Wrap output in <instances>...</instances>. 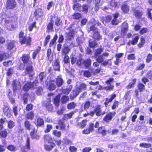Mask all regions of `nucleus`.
<instances>
[{"instance_id":"obj_1","label":"nucleus","mask_w":152,"mask_h":152,"mask_svg":"<svg viewBox=\"0 0 152 152\" xmlns=\"http://www.w3.org/2000/svg\"><path fill=\"white\" fill-rule=\"evenodd\" d=\"M5 16V14L4 12L0 14V20H1L2 23L3 22L4 23V26L8 30L12 31L15 30V27L13 25L12 22L11 20L4 19Z\"/></svg>"},{"instance_id":"obj_2","label":"nucleus","mask_w":152,"mask_h":152,"mask_svg":"<svg viewBox=\"0 0 152 152\" xmlns=\"http://www.w3.org/2000/svg\"><path fill=\"white\" fill-rule=\"evenodd\" d=\"M91 60L90 58L84 60L82 58H80L76 62L77 65L79 66L83 65L86 68H88L90 67L91 64Z\"/></svg>"},{"instance_id":"obj_3","label":"nucleus","mask_w":152,"mask_h":152,"mask_svg":"<svg viewBox=\"0 0 152 152\" xmlns=\"http://www.w3.org/2000/svg\"><path fill=\"white\" fill-rule=\"evenodd\" d=\"M23 33L21 31L19 34V41L21 44L26 43L28 45H30L31 42V38L30 37L24 36L23 37Z\"/></svg>"},{"instance_id":"obj_4","label":"nucleus","mask_w":152,"mask_h":152,"mask_svg":"<svg viewBox=\"0 0 152 152\" xmlns=\"http://www.w3.org/2000/svg\"><path fill=\"white\" fill-rule=\"evenodd\" d=\"M44 139L45 140L48 141V145L45 144V149L48 151H51L55 146V144L52 142V139L48 136H45Z\"/></svg>"},{"instance_id":"obj_5","label":"nucleus","mask_w":152,"mask_h":152,"mask_svg":"<svg viewBox=\"0 0 152 152\" xmlns=\"http://www.w3.org/2000/svg\"><path fill=\"white\" fill-rule=\"evenodd\" d=\"M12 89L14 93H15L17 90L21 88V84L20 81L17 80H14L12 83Z\"/></svg>"},{"instance_id":"obj_6","label":"nucleus","mask_w":152,"mask_h":152,"mask_svg":"<svg viewBox=\"0 0 152 152\" xmlns=\"http://www.w3.org/2000/svg\"><path fill=\"white\" fill-rule=\"evenodd\" d=\"M17 5L15 0H7L6 7L7 9L12 10L15 8Z\"/></svg>"},{"instance_id":"obj_7","label":"nucleus","mask_w":152,"mask_h":152,"mask_svg":"<svg viewBox=\"0 0 152 152\" xmlns=\"http://www.w3.org/2000/svg\"><path fill=\"white\" fill-rule=\"evenodd\" d=\"M74 31L73 29H71L69 32H66L65 34V40L66 41H72L74 39L73 35Z\"/></svg>"},{"instance_id":"obj_8","label":"nucleus","mask_w":152,"mask_h":152,"mask_svg":"<svg viewBox=\"0 0 152 152\" xmlns=\"http://www.w3.org/2000/svg\"><path fill=\"white\" fill-rule=\"evenodd\" d=\"M34 124L37 128L42 127L44 125V120L40 117H37L34 121Z\"/></svg>"},{"instance_id":"obj_9","label":"nucleus","mask_w":152,"mask_h":152,"mask_svg":"<svg viewBox=\"0 0 152 152\" xmlns=\"http://www.w3.org/2000/svg\"><path fill=\"white\" fill-rule=\"evenodd\" d=\"M116 114V112H110L109 113L107 114L103 118L104 121L106 122H108L109 121H110L113 117Z\"/></svg>"},{"instance_id":"obj_10","label":"nucleus","mask_w":152,"mask_h":152,"mask_svg":"<svg viewBox=\"0 0 152 152\" xmlns=\"http://www.w3.org/2000/svg\"><path fill=\"white\" fill-rule=\"evenodd\" d=\"M30 149V139L29 137H28L26 139V145L21 148V150L22 152H25L29 150Z\"/></svg>"},{"instance_id":"obj_11","label":"nucleus","mask_w":152,"mask_h":152,"mask_svg":"<svg viewBox=\"0 0 152 152\" xmlns=\"http://www.w3.org/2000/svg\"><path fill=\"white\" fill-rule=\"evenodd\" d=\"M3 112L4 114L8 117H10L11 116L10 110L9 107L6 105H4L3 108Z\"/></svg>"},{"instance_id":"obj_12","label":"nucleus","mask_w":152,"mask_h":152,"mask_svg":"<svg viewBox=\"0 0 152 152\" xmlns=\"http://www.w3.org/2000/svg\"><path fill=\"white\" fill-rule=\"evenodd\" d=\"M98 45L96 40L94 39H90L88 41V45L90 48H94Z\"/></svg>"},{"instance_id":"obj_13","label":"nucleus","mask_w":152,"mask_h":152,"mask_svg":"<svg viewBox=\"0 0 152 152\" xmlns=\"http://www.w3.org/2000/svg\"><path fill=\"white\" fill-rule=\"evenodd\" d=\"M53 69L56 71L60 70V61L58 59L55 60L53 65Z\"/></svg>"},{"instance_id":"obj_14","label":"nucleus","mask_w":152,"mask_h":152,"mask_svg":"<svg viewBox=\"0 0 152 152\" xmlns=\"http://www.w3.org/2000/svg\"><path fill=\"white\" fill-rule=\"evenodd\" d=\"M30 56L28 55L24 54L22 56V60L24 64H30Z\"/></svg>"},{"instance_id":"obj_15","label":"nucleus","mask_w":152,"mask_h":152,"mask_svg":"<svg viewBox=\"0 0 152 152\" xmlns=\"http://www.w3.org/2000/svg\"><path fill=\"white\" fill-rule=\"evenodd\" d=\"M80 92L79 91V89L76 87L75 90L73 91V94L70 95V98L71 100H73L78 95Z\"/></svg>"},{"instance_id":"obj_16","label":"nucleus","mask_w":152,"mask_h":152,"mask_svg":"<svg viewBox=\"0 0 152 152\" xmlns=\"http://www.w3.org/2000/svg\"><path fill=\"white\" fill-rule=\"evenodd\" d=\"M43 14L41 9H38L34 12V16L37 19L42 16Z\"/></svg>"},{"instance_id":"obj_17","label":"nucleus","mask_w":152,"mask_h":152,"mask_svg":"<svg viewBox=\"0 0 152 152\" xmlns=\"http://www.w3.org/2000/svg\"><path fill=\"white\" fill-rule=\"evenodd\" d=\"M92 37L94 39H96L97 40H99L102 39V36L100 34L98 31L94 32Z\"/></svg>"},{"instance_id":"obj_18","label":"nucleus","mask_w":152,"mask_h":152,"mask_svg":"<svg viewBox=\"0 0 152 152\" xmlns=\"http://www.w3.org/2000/svg\"><path fill=\"white\" fill-rule=\"evenodd\" d=\"M61 94H59L54 99V104L56 106L58 107L59 105V102L60 101V98L61 95Z\"/></svg>"},{"instance_id":"obj_19","label":"nucleus","mask_w":152,"mask_h":152,"mask_svg":"<svg viewBox=\"0 0 152 152\" xmlns=\"http://www.w3.org/2000/svg\"><path fill=\"white\" fill-rule=\"evenodd\" d=\"M56 83L57 87H60L64 83V81L60 77L58 76L56 80Z\"/></svg>"},{"instance_id":"obj_20","label":"nucleus","mask_w":152,"mask_h":152,"mask_svg":"<svg viewBox=\"0 0 152 152\" xmlns=\"http://www.w3.org/2000/svg\"><path fill=\"white\" fill-rule=\"evenodd\" d=\"M33 70V67L32 65L30 64H28L25 69V74H29Z\"/></svg>"},{"instance_id":"obj_21","label":"nucleus","mask_w":152,"mask_h":152,"mask_svg":"<svg viewBox=\"0 0 152 152\" xmlns=\"http://www.w3.org/2000/svg\"><path fill=\"white\" fill-rule=\"evenodd\" d=\"M139 39V37L138 36H136L133 39L130 40L128 42V45H135L138 42Z\"/></svg>"},{"instance_id":"obj_22","label":"nucleus","mask_w":152,"mask_h":152,"mask_svg":"<svg viewBox=\"0 0 152 152\" xmlns=\"http://www.w3.org/2000/svg\"><path fill=\"white\" fill-rule=\"evenodd\" d=\"M82 6L80 4H75L73 5V9L75 10H77L80 12L82 11Z\"/></svg>"},{"instance_id":"obj_23","label":"nucleus","mask_w":152,"mask_h":152,"mask_svg":"<svg viewBox=\"0 0 152 152\" xmlns=\"http://www.w3.org/2000/svg\"><path fill=\"white\" fill-rule=\"evenodd\" d=\"M24 125L25 128L27 130L30 131L32 125L31 123L29 121L26 120L24 123Z\"/></svg>"},{"instance_id":"obj_24","label":"nucleus","mask_w":152,"mask_h":152,"mask_svg":"<svg viewBox=\"0 0 152 152\" xmlns=\"http://www.w3.org/2000/svg\"><path fill=\"white\" fill-rule=\"evenodd\" d=\"M43 92V88L41 86L38 87L35 91L36 94L38 96L42 95Z\"/></svg>"},{"instance_id":"obj_25","label":"nucleus","mask_w":152,"mask_h":152,"mask_svg":"<svg viewBox=\"0 0 152 152\" xmlns=\"http://www.w3.org/2000/svg\"><path fill=\"white\" fill-rule=\"evenodd\" d=\"M77 106V104L73 102H70L67 104V108L69 110L74 109Z\"/></svg>"},{"instance_id":"obj_26","label":"nucleus","mask_w":152,"mask_h":152,"mask_svg":"<svg viewBox=\"0 0 152 152\" xmlns=\"http://www.w3.org/2000/svg\"><path fill=\"white\" fill-rule=\"evenodd\" d=\"M75 111H72L70 112L69 114H66L64 115V119L65 120L70 118L72 117V115L74 114Z\"/></svg>"},{"instance_id":"obj_27","label":"nucleus","mask_w":152,"mask_h":152,"mask_svg":"<svg viewBox=\"0 0 152 152\" xmlns=\"http://www.w3.org/2000/svg\"><path fill=\"white\" fill-rule=\"evenodd\" d=\"M94 111L96 113V116H99L100 115L101 108L99 105H97L94 109Z\"/></svg>"},{"instance_id":"obj_28","label":"nucleus","mask_w":152,"mask_h":152,"mask_svg":"<svg viewBox=\"0 0 152 152\" xmlns=\"http://www.w3.org/2000/svg\"><path fill=\"white\" fill-rule=\"evenodd\" d=\"M69 98L67 96H63L61 99V102L62 104H66L69 101Z\"/></svg>"},{"instance_id":"obj_29","label":"nucleus","mask_w":152,"mask_h":152,"mask_svg":"<svg viewBox=\"0 0 152 152\" xmlns=\"http://www.w3.org/2000/svg\"><path fill=\"white\" fill-rule=\"evenodd\" d=\"M86 85L84 83H81L78 87L76 88L79 89V91L81 92L82 90H85L86 89Z\"/></svg>"},{"instance_id":"obj_30","label":"nucleus","mask_w":152,"mask_h":152,"mask_svg":"<svg viewBox=\"0 0 152 152\" xmlns=\"http://www.w3.org/2000/svg\"><path fill=\"white\" fill-rule=\"evenodd\" d=\"M15 132L18 133V134H22L23 130V129L20 126H16L15 128Z\"/></svg>"},{"instance_id":"obj_31","label":"nucleus","mask_w":152,"mask_h":152,"mask_svg":"<svg viewBox=\"0 0 152 152\" xmlns=\"http://www.w3.org/2000/svg\"><path fill=\"white\" fill-rule=\"evenodd\" d=\"M111 19V17L107 16L102 19V23L104 25H105L107 22H109Z\"/></svg>"},{"instance_id":"obj_32","label":"nucleus","mask_w":152,"mask_h":152,"mask_svg":"<svg viewBox=\"0 0 152 152\" xmlns=\"http://www.w3.org/2000/svg\"><path fill=\"white\" fill-rule=\"evenodd\" d=\"M106 131L104 129L103 126L100 127L98 129V132L99 134H101L102 136H104L106 134Z\"/></svg>"},{"instance_id":"obj_33","label":"nucleus","mask_w":152,"mask_h":152,"mask_svg":"<svg viewBox=\"0 0 152 152\" xmlns=\"http://www.w3.org/2000/svg\"><path fill=\"white\" fill-rule=\"evenodd\" d=\"M15 48V43L13 41L8 42L7 43V49L11 50Z\"/></svg>"},{"instance_id":"obj_34","label":"nucleus","mask_w":152,"mask_h":152,"mask_svg":"<svg viewBox=\"0 0 152 152\" xmlns=\"http://www.w3.org/2000/svg\"><path fill=\"white\" fill-rule=\"evenodd\" d=\"M98 31V29L96 27V24H94L91 26L89 28V29H88V33L90 32L91 31L95 32L96 31Z\"/></svg>"},{"instance_id":"obj_35","label":"nucleus","mask_w":152,"mask_h":152,"mask_svg":"<svg viewBox=\"0 0 152 152\" xmlns=\"http://www.w3.org/2000/svg\"><path fill=\"white\" fill-rule=\"evenodd\" d=\"M134 14L136 18H140L141 17L142 13L141 11L140 10H135L134 12Z\"/></svg>"},{"instance_id":"obj_36","label":"nucleus","mask_w":152,"mask_h":152,"mask_svg":"<svg viewBox=\"0 0 152 152\" xmlns=\"http://www.w3.org/2000/svg\"><path fill=\"white\" fill-rule=\"evenodd\" d=\"M121 10L124 12L127 13L129 11V7L127 4H124L122 7Z\"/></svg>"},{"instance_id":"obj_37","label":"nucleus","mask_w":152,"mask_h":152,"mask_svg":"<svg viewBox=\"0 0 152 152\" xmlns=\"http://www.w3.org/2000/svg\"><path fill=\"white\" fill-rule=\"evenodd\" d=\"M104 58L101 55L96 56V61L99 63H102L104 60Z\"/></svg>"},{"instance_id":"obj_38","label":"nucleus","mask_w":152,"mask_h":152,"mask_svg":"<svg viewBox=\"0 0 152 152\" xmlns=\"http://www.w3.org/2000/svg\"><path fill=\"white\" fill-rule=\"evenodd\" d=\"M45 106L49 111L51 112L53 110V107L52 104L50 103V102H48L46 103Z\"/></svg>"},{"instance_id":"obj_39","label":"nucleus","mask_w":152,"mask_h":152,"mask_svg":"<svg viewBox=\"0 0 152 152\" xmlns=\"http://www.w3.org/2000/svg\"><path fill=\"white\" fill-rule=\"evenodd\" d=\"M7 148L11 151L15 152L17 150L16 147L12 145H10L8 146Z\"/></svg>"},{"instance_id":"obj_40","label":"nucleus","mask_w":152,"mask_h":152,"mask_svg":"<svg viewBox=\"0 0 152 152\" xmlns=\"http://www.w3.org/2000/svg\"><path fill=\"white\" fill-rule=\"evenodd\" d=\"M140 147L144 148H150L152 146V145L150 143H142L139 145Z\"/></svg>"},{"instance_id":"obj_41","label":"nucleus","mask_w":152,"mask_h":152,"mask_svg":"<svg viewBox=\"0 0 152 152\" xmlns=\"http://www.w3.org/2000/svg\"><path fill=\"white\" fill-rule=\"evenodd\" d=\"M31 86L29 82L26 83L23 86V89L24 91H27L31 88Z\"/></svg>"},{"instance_id":"obj_42","label":"nucleus","mask_w":152,"mask_h":152,"mask_svg":"<svg viewBox=\"0 0 152 152\" xmlns=\"http://www.w3.org/2000/svg\"><path fill=\"white\" fill-rule=\"evenodd\" d=\"M28 98L31 102H32L35 99L34 93L33 92H31L30 93L28 94Z\"/></svg>"},{"instance_id":"obj_43","label":"nucleus","mask_w":152,"mask_h":152,"mask_svg":"<svg viewBox=\"0 0 152 152\" xmlns=\"http://www.w3.org/2000/svg\"><path fill=\"white\" fill-rule=\"evenodd\" d=\"M70 50L69 47L67 46H65L62 50V53L66 54L68 53Z\"/></svg>"},{"instance_id":"obj_44","label":"nucleus","mask_w":152,"mask_h":152,"mask_svg":"<svg viewBox=\"0 0 152 152\" xmlns=\"http://www.w3.org/2000/svg\"><path fill=\"white\" fill-rule=\"evenodd\" d=\"M29 83L31 88L33 89H35L38 86V82L37 80H35L32 83L29 82Z\"/></svg>"},{"instance_id":"obj_45","label":"nucleus","mask_w":152,"mask_h":152,"mask_svg":"<svg viewBox=\"0 0 152 152\" xmlns=\"http://www.w3.org/2000/svg\"><path fill=\"white\" fill-rule=\"evenodd\" d=\"M8 54L6 53L3 54H0V62L8 57Z\"/></svg>"},{"instance_id":"obj_46","label":"nucleus","mask_w":152,"mask_h":152,"mask_svg":"<svg viewBox=\"0 0 152 152\" xmlns=\"http://www.w3.org/2000/svg\"><path fill=\"white\" fill-rule=\"evenodd\" d=\"M90 106V102L89 101H86L84 103V109L86 110Z\"/></svg>"},{"instance_id":"obj_47","label":"nucleus","mask_w":152,"mask_h":152,"mask_svg":"<svg viewBox=\"0 0 152 152\" xmlns=\"http://www.w3.org/2000/svg\"><path fill=\"white\" fill-rule=\"evenodd\" d=\"M62 20L60 18H56L55 20V24L57 26H60L62 23Z\"/></svg>"},{"instance_id":"obj_48","label":"nucleus","mask_w":152,"mask_h":152,"mask_svg":"<svg viewBox=\"0 0 152 152\" xmlns=\"http://www.w3.org/2000/svg\"><path fill=\"white\" fill-rule=\"evenodd\" d=\"M72 87L70 86L69 88H66L65 89H64L62 91V92L64 94H68L71 91Z\"/></svg>"},{"instance_id":"obj_49","label":"nucleus","mask_w":152,"mask_h":152,"mask_svg":"<svg viewBox=\"0 0 152 152\" xmlns=\"http://www.w3.org/2000/svg\"><path fill=\"white\" fill-rule=\"evenodd\" d=\"M15 125V123L11 120H10L8 122V127L10 129L12 128Z\"/></svg>"},{"instance_id":"obj_50","label":"nucleus","mask_w":152,"mask_h":152,"mask_svg":"<svg viewBox=\"0 0 152 152\" xmlns=\"http://www.w3.org/2000/svg\"><path fill=\"white\" fill-rule=\"evenodd\" d=\"M56 87L55 84L50 82L49 83L48 88L50 90H53L56 89Z\"/></svg>"},{"instance_id":"obj_51","label":"nucleus","mask_w":152,"mask_h":152,"mask_svg":"<svg viewBox=\"0 0 152 152\" xmlns=\"http://www.w3.org/2000/svg\"><path fill=\"white\" fill-rule=\"evenodd\" d=\"M103 50L102 48H99L97 49L96 51L94 54L96 56H97L103 52Z\"/></svg>"},{"instance_id":"obj_52","label":"nucleus","mask_w":152,"mask_h":152,"mask_svg":"<svg viewBox=\"0 0 152 152\" xmlns=\"http://www.w3.org/2000/svg\"><path fill=\"white\" fill-rule=\"evenodd\" d=\"M77 60H78V59L77 60V58L75 56H71V61L72 64H74L76 62H77Z\"/></svg>"},{"instance_id":"obj_53","label":"nucleus","mask_w":152,"mask_h":152,"mask_svg":"<svg viewBox=\"0 0 152 152\" xmlns=\"http://www.w3.org/2000/svg\"><path fill=\"white\" fill-rule=\"evenodd\" d=\"M102 65L104 66H106L108 65L111 66L112 65V63L110 60L108 59L107 61H104L102 63Z\"/></svg>"},{"instance_id":"obj_54","label":"nucleus","mask_w":152,"mask_h":152,"mask_svg":"<svg viewBox=\"0 0 152 152\" xmlns=\"http://www.w3.org/2000/svg\"><path fill=\"white\" fill-rule=\"evenodd\" d=\"M34 117V115L33 112H30L28 113L26 115V118H27L32 120Z\"/></svg>"},{"instance_id":"obj_55","label":"nucleus","mask_w":152,"mask_h":152,"mask_svg":"<svg viewBox=\"0 0 152 152\" xmlns=\"http://www.w3.org/2000/svg\"><path fill=\"white\" fill-rule=\"evenodd\" d=\"M53 22H50L48 24L47 28L48 30L52 31L53 30Z\"/></svg>"},{"instance_id":"obj_56","label":"nucleus","mask_w":152,"mask_h":152,"mask_svg":"<svg viewBox=\"0 0 152 152\" xmlns=\"http://www.w3.org/2000/svg\"><path fill=\"white\" fill-rule=\"evenodd\" d=\"M63 61L65 64L69 63L70 59L69 57L66 54L64 56Z\"/></svg>"},{"instance_id":"obj_57","label":"nucleus","mask_w":152,"mask_h":152,"mask_svg":"<svg viewBox=\"0 0 152 152\" xmlns=\"http://www.w3.org/2000/svg\"><path fill=\"white\" fill-rule=\"evenodd\" d=\"M53 134L56 136L60 137L61 135V132L60 131H58L56 130H54L53 132Z\"/></svg>"},{"instance_id":"obj_58","label":"nucleus","mask_w":152,"mask_h":152,"mask_svg":"<svg viewBox=\"0 0 152 152\" xmlns=\"http://www.w3.org/2000/svg\"><path fill=\"white\" fill-rule=\"evenodd\" d=\"M39 77L40 80L41 81H42L43 79L45 77L46 74L44 72H42L40 73L39 75Z\"/></svg>"},{"instance_id":"obj_59","label":"nucleus","mask_w":152,"mask_h":152,"mask_svg":"<svg viewBox=\"0 0 152 152\" xmlns=\"http://www.w3.org/2000/svg\"><path fill=\"white\" fill-rule=\"evenodd\" d=\"M87 94V93L86 91H85L83 92L81 94H80V96L79 98V100H83L84 98L86 97Z\"/></svg>"},{"instance_id":"obj_60","label":"nucleus","mask_w":152,"mask_h":152,"mask_svg":"<svg viewBox=\"0 0 152 152\" xmlns=\"http://www.w3.org/2000/svg\"><path fill=\"white\" fill-rule=\"evenodd\" d=\"M81 16V14L78 13H75L72 15L73 18L75 19H78L79 18H80Z\"/></svg>"},{"instance_id":"obj_61","label":"nucleus","mask_w":152,"mask_h":152,"mask_svg":"<svg viewBox=\"0 0 152 152\" xmlns=\"http://www.w3.org/2000/svg\"><path fill=\"white\" fill-rule=\"evenodd\" d=\"M7 133L6 130L1 131L0 132V135L2 137L5 138L7 136Z\"/></svg>"},{"instance_id":"obj_62","label":"nucleus","mask_w":152,"mask_h":152,"mask_svg":"<svg viewBox=\"0 0 152 152\" xmlns=\"http://www.w3.org/2000/svg\"><path fill=\"white\" fill-rule=\"evenodd\" d=\"M138 87L140 91H143L145 89V86L141 83H140L138 84Z\"/></svg>"},{"instance_id":"obj_63","label":"nucleus","mask_w":152,"mask_h":152,"mask_svg":"<svg viewBox=\"0 0 152 152\" xmlns=\"http://www.w3.org/2000/svg\"><path fill=\"white\" fill-rule=\"evenodd\" d=\"M46 129L44 131L45 133H48L52 129V126L51 125H48L46 126Z\"/></svg>"},{"instance_id":"obj_64","label":"nucleus","mask_w":152,"mask_h":152,"mask_svg":"<svg viewBox=\"0 0 152 152\" xmlns=\"http://www.w3.org/2000/svg\"><path fill=\"white\" fill-rule=\"evenodd\" d=\"M117 2L115 1V0H112L110 2V5L111 7H115L117 6Z\"/></svg>"}]
</instances>
